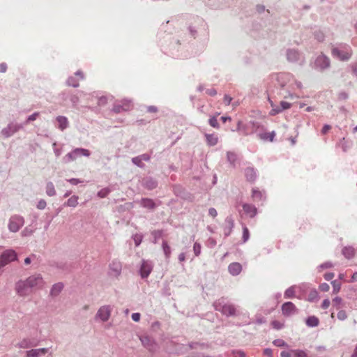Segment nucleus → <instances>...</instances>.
<instances>
[{
    "mask_svg": "<svg viewBox=\"0 0 357 357\" xmlns=\"http://www.w3.org/2000/svg\"><path fill=\"white\" fill-rule=\"evenodd\" d=\"M283 324L279 321L275 320L271 322V326L276 330L281 329L283 327Z\"/></svg>",
    "mask_w": 357,
    "mask_h": 357,
    "instance_id": "obj_41",
    "label": "nucleus"
},
{
    "mask_svg": "<svg viewBox=\"0 0 357 357\" xmlns=\"http://www.w3.org/2000/svg\"><path fill=\"white\" fill-rule=\"evenodd\" d=\"M319 289L321 291L327 292L330 289V287L327 283H322L319 285Z\"/></svg>",
    "mask_w": 357,
    "mask_h": 357,
    "instance_id": "obj_45",
    "label": "nucleus"
},
{
    "mask_svg": "<svg viewBox=\"0 0 357 357\" xmlns=\"http://www.w3.org/2000/svg\"><path fill=\"white\" fill-rule=\"evenodd\" d=\"M111 315V307L109 305L102 306L98 311L96 317L101 321H107Z\"/></svg>",
    "mask_w": 357,
    "mask_h": 357,
    "instance_id": "obj_10",
    "label": "nucleus"
},
{
    "mask_svg": "<svg viewBox=\"0 0 357 357\" xmlns=\"http://www.w3.org/2000/svg\"><path fill=\"white\" fill-rule=\"evenodd\" d=\"M295 287H291L288 288L284 292V297L287 298H293L295 296Z\"/></svg>",
    "mask_w": 357,
    "mask_h": 357,
    "instance_id": "obj_30",
    "label": "nucleus"
},
{
    "mask_svg": "<svg viewBox=\"0 0 357 357\" xmlns=\"http://www.w3.org/2000/svg\"><path fill=\"white\" fill-rule=\"evenodd\" d=\"M208 214L213 218H215L218 215L217 211L214 208H211L208 210Z\"/></svg>",
    "mask_w": 357,
    "mask_h": 357,
    "instance_id": "obj_55",
    "label": "nucleus"
},
{
    "mask_svg": "<svg viewBox=\"0 0 357 357\" xmlns=\"http://www.w3.org/2000/svg\"><path fill=\"white\" fill-rule=\"evenodd\" d=\"M331 126H329V125H325V126L323 127L322 130H321V133H322L323 135L326 134V133H327V132L331 130Z\"/></svg>",
    "mask_w": 357,
    "mask_h": 357,
    "instance_id": "obj_58",
    "label": "nucleus"
},
{
    "mask_svg": "<svg viewBox=\"0 0 357 357\" xmlns=\"http://www.w3.org/2000/svg\"><path fill=\"white\" fill-rule=\"evenodd\" d=\"M206 93L211 96H214L217 94L216 90L213 88L207 89Z\"/></svg>",
    "mask_w": 357,
    "mask_h": 357,
    "instance_id": "obj_53",
    "label": "nucleus"
},
{
    "mask_svg": "<svg viewBox=\"0 0 357 357\" xmlns=\"http://www.w3.org/2000/svg\"><path fill=\"white\" fill-rule=\"evenodd\" d=\"M19 347L20 348H29L31 346V342L29 340H23L18 344Z\"/></svg>",
    "mask_w": 357,
    "mask_h": 357,
    "instance_id": "obj_37",
    "label": "nucleus"
},
{
    "mask_svg": "<svg viewBox=\"0 0 357 357\" xmlns=\"http://www.w3.org/2000/svg\"><path fill=\"white\" fill-rule=\"evenodd\" d=\"M281 357H292V349L289 351H283L280 353Z\"/></svg>",
    "mask_w": 357,
    "mask_h": 357,
    "instance_id": "obj_52",
    "label": "nucleus"
},
{
    "mask_svg": "<svg viewBox=\"0 0 357 357\" xmlns=\"http://www.w3.org/2000/svg\"><path fill=\"white\" fill-rule=\"evenodd\" d=\"M15 289L17 294L21 297L27 296L32 292V290L26 280L18 281L15 284Z\"/></svg>",
    "mask_w": 357,
    "mask_h": 357,
    "instance_id": "obj_1",
    "label": "nucleus"
},
{
    "mask_svg": "<svg viewBox=\"0 0 357 357\" xmlns=\"http://www.w3.org/2000/svg\"><path fill=\"white\" fill-rule=\"evenodd\" d=\"M24 221L21 216L13 215L10 218L8 223V228L12 232H17L23 225Z\"/></svg>",
    "mask_w": 357,
    "mask_h": 357,
    "instance_id": "obj_2",
    "label": "nucleus"
},
{
    "mask_svg": "<svg viewBox=\"0 0 357 357\" xmlns=\"http://www.w3.org/2000/svg\"><path fill=\"white\" fill-rule=\"evenodd\" d=\"M244 212L250 218H253L257 214V208L252 204H245L243 206Z\"/></svg>",
    "mask_w": 357,
    "mask_h": 357,
    "instance_id": "obj_16",
    "label": "nucleus"
},
{
    "mask_svg": "<svg viewBox=\"0 0 357 357\" xmlns=\"http://www.w3.org/2000/svg\"><path fill=\"white\" fill-rule=\"evenodd\" d=\"M78 204V197L73 195L71 197H70L67 202L65 204V205L70 206V207H75Z\"/></svg>",
    "mask_w": 357,
    "mask_h": 357,
    "instance_id": "obj_24",
    "label": "nucleus"
},
{
    "mask_svg": "<svg viewBox=\"0 0 357 357\" xmlns=\"http://www.w3.org/2000/svg\"><path fill=\"white\" fill-rule=\"evenodd\" d=\"M109 193V190L108 188H103L98 192V196L100 198H104L107 197Z\"/></svg>",
    "mask_w": 357,
    "mask_h": 357,
    "instance_id": "obj_40",
    "label": "nucleus"
},
{
    "mask_svg": "<svg viewBox=\"0 0 357 357\" xmlns=\"http://www.w3.org/2000/svg\"><path fill=\"white\" fill-rule=\"evenodd\" d=\"M16 259V252L13 250H7L0 257V266H3L9 262L15 261Z\"/></svg>",
    "mask_w": 357,
    "mask_h": 357,
    "instance_id": "obj_4",
    "label": "nucleus"
},
{
    "mask_svg": "<svg viewBox=\"0 0 357 357\" xmlns=\"http://www.w3.org/2000/svg\"><path fill=\"white\" fill-rule=\"evenodd\" d=\"M46 202L44 199H41L37 204V208L40 210L44 209L46 207Z\"/></svg>",
    "mask_w": 357,
    "mask_h": 357,
    "instance_id": "obj_50",
    "label": "nucleus"
},
{
    "mask_svg": "<svg viewBox=\"0 0 357 357\" xmlns=\"http://www.w3.org/2000/svg\"><path fill=\"white\" fill-rule=\"evenodd\" d=\"M337 317L340 320L343 321L347 318V314L344 310H340L337 312Z\"/></svg>",
    "mask_w": 357,
    "mask_h": 357,
    "instance_id": "obj_42",
    "label": "nucleus"
},
{
    "mask_svg": "<svg viewBox=\"0 0 357 357\" xmlns=\"http://www.w3.org/2000/svg\"><path fill=\"white\" fill-rule=\"evenodd\" d=\"M214 307L216 310L221 311L222 314L227 316H232L236 313V308L231 304L222 305L220 302H216Z\"/></svg>",
    "mask_w": 357,
    "mask_h": 357,
    "instance_id": "obj_3",
    "label": "nucleus"
},
{
    "mask_svg": "<svg viewBox=\"0 0 357 357\" xmlns=\"http://www.w3.org/2000/svg\"><path fill=\"white\" fill-rule=\"evenodd\" d=\"M63 287V285L62 283H56L54 284L51 290V294L54 296L58 295L61 291Z\"/></svg>",
    "mask_w": 357,
    "mask_h": 357,
    "instance_id": "obj_23",
    "label": "nucleus"
},
{
    "mask_svg": "<svg viewBox=\"0 0 357 357\" xmlns=\"http://www.w3.org/2000/svg\"><path fill=\"white\" fill-rule=\"evenodd\" d=\"M68 84L69 86L77 87L79 86V81L75 79V77H71L68 79Z\"/></svg>",
    "mask_w": 357,
    "mask_h": 357,
    "instance_id": "obj_38",
    "label": "nucleus"
},
{
    "mask_svg": "<svg viewBox=\"0 0 357 357\" xmlns=\"http://www.w3.org/2000/svg\"><path fill=\"white\" fill-rule=\"evenodd\" d=\"M140 317H141V315L139 313H133L132 314V319L135 321H139L140 319Z\"/></svg>",
    "mask_w": 357,
    "mask_h": 357,
    "instance_id": "obj_59",
    "label": "nucleus"
},
{
    "mask_svg": "<svg viewBox=\"0 0 357 357\" xmlns=\"http://www.w3.org/2000/svg\"><path fill=\"white\" fill-rule=\"evenodd\" d=\"M315 63L317 66L321 68V69H324L329 66L330 60L328 57L321 55L317 57Z\"/></svg>",
    "mask_w": 357,
    "mask_h": 357,
    "instance_id": "obj_14",
    "label": "nucleus"
},
{
    "mask_svg": "<svg viewBox=\"0 0 357 357\" xmlns=\"http://www.w3.org/2000/svg\"><path fill=\"white\" fill-rule=\"evenodd\" d=\"M263 192L258 189L253 188L252 190V197L255 200H261L263 198Z\"/></svg>",
    "mask_w": 357,
    "mask_h": 357,
    "instance_id": "obj_26",
    "label": "nucleus"
},
{
    "mask_svg": "<svg viewBox=\"0 0 357 357\" xmlns=\"http://www.w3.org/2000/svg\"><path fill=\"white\" fill-rule=\"evenodd\" d=\"M26 280L31 290L33 288H42L44 284L43 280L40 275H31Z\"/></svg>",
    "mask_w": 357,
    "mask_h": 357,
    "instance_id": "obj_5",
    "label": "nucleus"
},
{
    "mask_svg": "<svg viewBox=\"0 0 357 357\" xmlns=\"http://www.w3.org/2000/svg\"><path fill=\"white\" fill-rule=\"evenodd\" d=\"M122 265L119 261L114 260L109 264V275L114 278H118L121 273Z\"/></svg>",
    "mask_w": 357,
    "mask_h": 357,
    "instance_id": "obj_7",
    "label": "nucleus"
},
{
    "mask_svg": "<svg viewBox=\"0 0 357 357\" xmlns=\"http://www.w3.org/2000/svg\"><path fill=\"white\" fill-rule=\"evenodd\" d=\"M162 248L165 256L167 257H169L171 254V249L166 241L162 242Z\"/></svg>",
    "mask_w": 357,
    "mask_h": 357,
    "instance_id": "obj_34",
    "label": "nucleus"
},
{
    "mask_svg": "<svg viewBox=\"0 0 357 357\" xmlns=\"http://www.w3.org/2000/svg\"><path fill=\"white\" fill-rule=\"evenodd\" d=\"M342 254L347 259H351L354 257L355 255V250L352 247H345L342 250Z\"/></svg>",
    "mask_w": 357,
    "mask_h": 357,
    "instance_id": "obj_19",
    "label": "nucleus"
},
{
    "mask_svg": "<svg viewBox=\"0 0 357 357\" xmlns=\"http://www.w3.org/2000/svg\"><path fill=\"white\" fill-rule=\"evenodd\" d=\"M332 54L333 56L337 57L341 61L348 60L351 56V50L349 49L347 51H341L337 47H334L332 50Z\"/></svg>",
    "mask_w": 357,
    "mask_h": 357,
    "instance_id": "obj_8",
    "label": "nucleus"
},
{
    "mask_svg": "<svg viewBox=\"0 0 357 357\" xmlns=\"http://www.w3.org/2000/svg\"><path fill=\"white\" fill-rule=\"evenodd\" d=\"M46 192L47 195L50 197L54 196L56 194L54 186L52 183L50 182L47 184Z\"/></svg>",
    "mask_w": 357,
    "mask_h": 357,
    "instance_id": "obj_29",
    "label": "nucleus"
},
{
    "mask_svg": "<svg viewBox=\"0 0 357 357\" xmlns=\"http://www.w3.org/2000/svg\"><path fill=\"white\" fill-rule=\"evenodd\" d=\"M315 37L319 41H322L324 40V34L321 32H318L315 34Z\"/></svg>",
    "mask_w": 357,
    "mask_h": 357,
    "instance_id": "obj_64",
    "label": "nucleus"
},
{
    "mask_svg": "<svg viewBox=\"0 0 357 357\" xmlns=\"http://www.w3.org/2000/svg\"><path fill=\"white\" fill-rule=\"evenodd\" d=\"M38 116V113L36 112L30 115L27 119V122L35 121Z\"/></svg>",
    "mask_w": 357,
    "mask_h": 357,
    "instance_id": "obj_57",
    "label": "nucleus"
},
{
    "mask_svg": "<svg viewBox=\"0 0 357 357\" xmlns=\"http://www.w3.org/2000/svg\"><path fill=\"white\" fill-rule=\"evenodd\" d=\"M152 269L153 266L151 262L147 261H143L140 268V274L142 278H147L151 273Z\"/></svg>",
    "mask_w": 357,
    "mask_h": 357,
    "instance_id": "obj_11",
    "label": "nucleus"
},
{
    "mask_svg": "<svg viewBox=\"0 0 357 357\" xmlns=\"http://www.w3.org/2000/svg\"><path fill=\"white\" fill-rule=\"evenodd\" d=\"M342 300L340 297L336 296L333 299V305L335 306L337 308L340 307V305L342 304Z\"/></svg>",
    "mask_w": 357,
    "mask_h": 357,
    "instance_id": "obj_43",
    "label": "nucleus"
},
{
    "mask_svg": "<svg viewBox=\"0 0 357 357\" xmlns=\"http://www.w3.org/2000/svg\"><path fill=\"white\" fill-rule=\"evenodd\" d=\"M287 59L291 61H296L298 59V53L296 50H289L287 52Z\"/></svg>",
    "mask_w": 357,
    "mask_h": 357,
    "instance_id": "obj_28",
    "label": "nucleus"
},
{
    "mask_svg": "<svg viewBox=\"0 0 357 357\" xmlns=\"http://www.w3.org/2000/svg\"><path fill=\"white\" fill-rule=\"evenodd\" d=\"M292 357H305V352L300 349H292Z\"/></svg>",
    "mask_w": 357,
    "mask_h": 357,
    "instance_id": "obj_32",
    "label": "nucleus"
},
{
    "mask_svg": "<svg viewBox=\"0 0 357 357\" xmlns=\"http://www.w3.org/2000/svg\"><path fill=\"white\" fill-rule=\"evenodd\" d=\"M249 236H250L249 230L246 227H245L243 228V238L244 242H245L248 240Z\"/></svg>",
    "mask_w": 357,
    "mask_h": 357,
    "instance_id": "obj_48",
    "label": "nucleus"
},
{
    "mask_svg": "<svg viewBox=\"0 0 357 357\" xmlns=\"http://www.w3.org/2000/svg\"><path fill=\"white\" fill-rule=\"evenodd\" d=\"M275 136V133L273 131L271 132H265L260 135L261 139L264 140H269L270 142L273 141Z\"/></svg>",
    "mask_w": 357,
    "mask_h": 357,
    "instance_id": "obj_27",
    "label": "nucleus"
},
{
    "mask_svg": "<svg viewBox=\"0 0 357 357\" xmlns=\"http://www.w3.org/2000/svg\"><path fill=\"white\" fill-rule=\"evenodd\" d=\"M232 100V98L228 95H225L224 97V102L225 105H229Z\"/></svg>",
    "mask_w": 357,
    "mask_h": 357,
    "instance_id": "obj_56",
    "label": "nucleus"
},
{
    "mask_svg": "<svg viewBox=\"0 0 357 357\" xmlns=\"http://www.w3.org/2000/svg\"><path fill=\"white\" fill-rule=\"evenodd\" d=\"M330 305H331L330 300L328 298H326V299L324 300V301L321 303V307L322 309L326 310L329 307Z\"/></svg>",
    "mask_w": 357,
    "mask_h": 357,
    "instance_id": "obj_46",
    "label": "nucleus"
},
{
    "mask_svg": "<svg viewBox=\"0 0 357 357\" xmlns=\"http://www.w3.org/2000/svg\"><path fill=\"white\" fill-rule=\"evenodd\" d=\"M132 161L134 164L137 165V166H139V167L142 166V160L141 157L138 156V157L133 158Z\"/></svg>",
    "mask_w": 357,
    "mask_h": 357,
    "instance_id": "obj_51",
    "label": "nucleus"
},
{
    "mask_svg": "<svg viewBox=\"0 0 357 357\" xmlns=\"http://www.w3.org/2000/svg\"><path fill=\"white\" fill-rule=\"evenodd\" d=\"M332 285H333V294H337L340 289H341V284L340 282H337V280H334L331 282Z\"/></svg>",
    "mask_w": 357,
    "mask_h": 357,
    "instance_id": "obj_35",
    "label": "nucleus"
},
{
    "mask_svg": "<svg viewBox=\"0 0 357 357\" xmlns=\"http://www.w3.org/2000/svg\"><path fill=\"white\" fill-rule=\"evenodd\" d=\"M134 241L136 246H138L142 242V237L139 236H135L134 238Z\"/></svg>",
    "mask_w": 357,
    "mask_h": 357,
    "instance_id": "obj_61",
    "label": "nucleus"
},
{
    "mask_svg": "<svg viewBox=\"0 0 357 357\" xmlns=\"http://www.w3.org/2000/svg\"><path fill=\"white\" fill-rule=\"evenodd\" d=\"M194 251H195V254L196 256H198L199 254H200V252H201V246L199 243H195L194 244Z\"/></svg>",
    "mask_w": 357,
    "mask_h": 357,
    "instance_id": "obj_49",
    "label": "nucleus"
},
{
    "mask_svg": "<svg viewBox=\"0 0 357 357\" xmlns=\"http://www.w3.org/2000/svg\"><path fill=\"white\" fill-rule=\"evenodd\" d=\"M334 276H335V275L333 273H327L324 274V275L325 280H326L328 281L332 280L334 278Z\"/></svg>",
    "mask_w": 357,
    "mask_h": 357,
    "instance_id": "obj_54",
    "label": "nucleus"
},
{
    "mask_svg": "<svg viewBox=\"0 0 357 357\" xmlns=\"http://www.w3.org/2000/svg\"><path fill=\"white\" fill-rule=\"evenodd\" d=\"M333 266V264L331 262H326L320 266V268H331Z\"/></svg>",
    "mask_w": 357,
    "mask_h": 357,
    "instance_id": "obj_63",
    "label": "nucleus"
},
{
    "mask_svg": "<svg viewBox=\"0 0 357 357\" xmlns=\"http://www.w3.org/2000/svg\"><path fill=\"white\" fill-rule=\"evenodd\" d=\"M264 355L267 356L268 357H273V351L271 349H266L264 351Z\"/></svg>",
    "mask_w": 357,
    "mask_h": 357,
    "instance_id": "obj_60",
    "label": "nucleus"
},
{
    "mask_svg": "<svg viewBox=\"0 0 357 357\" xmlns=\"http://www.w3.org/2000/svg\"><path fill=\"white\" fill-rule=\"evenodd\" d=\"M271 106H272V109L269 112L270 115L275 116L282 112V109H280V107H278V106L275 107V106H273V103H271Z\"/></svg>",
    "mask_w": 357,
    "mask_h": 357,
    "instance_id": "obj_36",
    "label": "nucleus"
},
{
    "mask_svg": "<svg viewBox=\"0 0 357 357\" xmlns=\"http://www.w3.org/2000/svg\"><path fill=\"white\" fill-rule=\"evenodd\" d=\"M208 123H209L210 126H212L213 128H220V125L218 122V119H217L216 116L211 117L208 120Z\"/></svg>",
    "mask_w": 357,
    "mask_h": 357,
    "instance_id": "obj_33",
    "label": "nucleus"
},
{
    "mask_svg": "<svg viewBox=\"0 0 357 357\" xmlns=\"http://www.w3.org/2000/svg\"><path fill=\"white\" fill-rule=\"evenodd\" d=\"M282 311L284 315L289 316L296 312V308L291 302H287L282 305Z\"/></svg>",
    "mask_w": 357,
    "mask_h": 357,
    "instance_id": "obj_12",
    "label": "nucleus"
},
{
    "mask_svg": "<svg viewBox=\"0 0 357 357\" xmlns=\"http://www.w3.org/2000/svg\"><path fill=\"white\" fill-rule=\"evenodd\" d=\"M22 128V126L16 123H10L1 130L4 137H9Z\"/></svg>",
    "mask_w": 357,
    "mask_h": 357,
    "instance_id": "obj_9",
    "label": "nucleus"
},
{
    "mask_svg": "<svg viewBox=\"0 0 357 357\" xmlns=\"http://www.w3.org/2000/svg\"><path fill=\"white\" fill-rule=\"evenodd\" d=\"M156 185L157 183L153 180L146 181L145 183V186L148 189H153L156 187Z\"/></svg>",
    "mask_w": 357,
    "mask_h": 357,
    "instance_id": "obj_39",
    "label": "nucleus"
},
{
    "mask_svg": "<svg viewBox=\"0 0 357 357\" xmlns=\"http://www.w3.org/2000/svg\"><path fill=\"white\" fill-rule=\"evenodd\" d=\"M205 137L207 144L209 146H215L218 142V137L216 134H206Z\"/></svg>",
    "mask_w": 357,
    "mask_h": 357,
    "instance_id": "obj_17",
    "label": "nucleus"
},
{
    "mask_svg": "<svg viewBox=\"0 0 357 357\" xmlns=\"http://www.w3.org/2000/svg\"><path fill=\"white\" fill-rule=\"evenodd\" d=\"M227 155L228 161L231 165H234L235 162L237 160L236 154L235 153H233V152H228Z\"/></svg>",
    "mask_w": 357,
    "mask_h": 357,
    "instance_id": "obj_31",
    "label": "nucleus"
},
{
    "mask_svg": "<svg viewBox=\"0 0 357 357\" xmlns=\"http://www.w3.org/2000/svg\"><path fill=\"white\" fill-rule=\"evenodd\" d=\"M280 109H282V111L284 110V109H289L291 107V104L288 102H286V101H282L280 102Z\"/></svg>",
    "mask_w": 357,
    "mask_h": 357,
    "instance_id": "obj_44",
    "label": "nucleus"
},
{
    "mask_svg": "<svg viewBox=\"0 0 357 357\" xmlns=\"http://www.w3.org/2000/svg\"><path fill=\"white\" fill-rule=\"evenodd\" d=\"M56 120L59 123V127L61 130L68 127V121L66 117L60 116L57 117Z\"/></svg>",
    "mask_w": 357,
    "mask_h": 357,
    "instance_id": "obj_20",
    "label": "nucleus"
},
{
    "mask_svg": "<svg viewBox=\"0 0 357 357\" xmlns=\"http://www.w3.org/2000/svg\"><path fill=\"white\" fill-rule=\"evenodd\" d=\"M228 270L231 275H237L241 273L242 266L239 263L234 262L229 266Z\"/></svg>",
    "mask_w": 357,
    "mask_h": 357,
    "instance_id": "obj_15",
    "label": "nucleus"
},
{
    "mask_svg": "<svg viewBox=\"0 0 357 357\" xmlns=\"http://www.w3.org/2000/svg\"><path fill=\"white\" fill-rule=\"evenodd\" d=\"M319 323V319L314 316L310 317L306 320V324L308 326H317Z\"/></svg>",
    "mask_w": 357,
    "mask_h": 357,
    "instance_id": "obj_25",
    "label": "nucleus"
},
{
    "mask_svg": "<svg viewBox=\"0 0 357 357\" xmlns=\"http://www.w3.org/2000/svg\"><path fill=\"white\" fill-rule=\"evenodd\" d=\"M48 351L47 348L31 349L26 352V357H40Z\"/></svg>",
    "mask_w": 357,
    "mask_h": 357,
    "instance_id": "obj_13",
    "label": "nucleus"
},
{
    "mask_svg": "<svg viewBox=\"0 0 357 357\" xmlns=\"http://www.w3.org/2000/svg\"><path fill=\"white\" fill-rule=\"evenodd\" d=\"M141 205L144 208L150 209L153 208L155 207V203L153 202V201L151 199L147 198L142 199L141 200Z\"/></svg>",
    "mask_w": 357,
    "mask_h": 357,
    "instance_id": "obj_21",
    "label": "nucleus"
},
{
    "mask_svg": "<svg viewBox=\"0 0 357 357\" xmlns=\"http://www.w3.org/2000/svg\"><path fill=\"white\" fill-rule=\"evenodd\" d=\"M245 175L248 181L252 182L256 178V173L252 167H248L245 170Z\"/></svg>",
    "mask_w": 357,
    "mask_h": 357,
    "instance_id": "obj_18",
    "label": "nucleus"
},
{
    "mask_svg": "<svg viewBox=\"0 0 357 357\" xmlns=\"http://www.w3.org/2000/svg\"><path fill=\"white\" fill-rule=\"evenodd\" d=\"M132 107V105L130 102H126L123 105H116L114 108L116 112H121V111L130 110Z\"/></svg>",
    "mask_w": 357,
    "mask_h": 357,
    "instance_id": "obj_22",
    "label": "nucleus"
},
{
    "mask_svg": "<svg viewBox=\"0 0 357 357\" xmlns=\"http://www.w3.org/2000/svg\"><path fill=\"white\" fill-rule=\"evenodd\" d=\"M273 344L276 347H284L286 345L285 342L280 339L274 340Z\"/></svg>",
    "mask_w": 357,
    "mask_h": 357,
    "instance_id": "obj_47",
    "label": "nucleus"
},
{
    "mask_svg": "<svg viewBox=\"0 0 357 357\" xmlns=\"http://www.w3.org/2000/svg\"><path fill=\"white\" fill-rule=\"evenodd\" d=\"M7 70V65L5 63H0V73H5Z\"/></svg>",
    "mask_w": 357,
    "mask_h": 357,
    "instance_id": "obj_62",
    "label": "nucleus"
},
{
    "mask_svg": "<svg viewBox=\"0 0 357 357\" xmlns=\"http://www.w3.org/2000/svg\"><path fill=\"white\" fill-rule=\"evenodd\" d=\"M75 154H82L83 155L88 157L90 155V152L89 150L84 149H80V148L75 149L72 152L68 153V154H66L65 155V157L63 158L65 162H69L70 161H73V160H76V157L75 156Z\"/></svg>",
    "mask_w": 357,
    "mask_h": 357,
    "instance_id": "obj_6",
    "label": "nucleus"
}]
</instances>
